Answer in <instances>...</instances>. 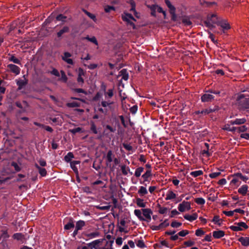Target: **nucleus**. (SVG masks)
Returning <instances> with one entry per match:
<instances>
[{
	"label": "nucleus",
	"instance_id": "nucleus-45",
	"mask_svg": "<svg viewBox=\"0 0 249 249\" xmlns=\"http://www.w3.org/2000/svg\"><path fill=\"white\" fill-rule=\"evenodd\" d=\"M74 227V224L73 222L72 221H71L65 225L64 229L65 230H70L72 228H73Z\"/></svg>",
	"mask_w": 249,
	"mask_h": 249
},
{
	"label": "nucleus",
	"instance_id": "nucleus-10",
	"mask_svg": "<svg viewBox=\"0 0 249 249\" xmlns=\"http://www.w3.org/2000/svg\"><path fill=\"white\" fill-rule=\"evenodd\" d=\"M71 56V54L70 53L68 52H65L64 53V55L62 56V58L67 63L71 65H73V60L72 59L70 58Z\"/></svg>",
	"mask_w": 249,
	"mask_h": 249
},
{
	"label": "nucleus",
	"instance_id": "nucleus-56",
	"mask_svg": "<svg viewBox=\"0 0 249 249\" xmlns=\"http://www.w3.org/2000/svg\"><path fill=\"white\" fill-rule=\"evenodd\" d=\"M221 174L220 172H213L209 175V177L212 178H216Z\"/></svg>",
	"mask_w": 249,
	"mask_h": 249
},
{
	"label": "nucleus",
	"instance_id": "nucleus-8",
	"mask_svg": "<svg viewBox=\"0 0 249 249\" xmlns=\"http://www.w3.org/2000/svg\"><path fill=\"white\" fill-rule=\"evenodd\" d=\"M113 242V240L107 241L104 239V242H102V245L99 249H113L112 248Z\"/></svg>",
	"mask_w": 249,
	"mask_h": 249
},
{
	"label": "nucleus",
	"instance_id": "nucleus-30",
	"mask_svg": "<svg viewBox=\"0 0 249 249\" xmlns=\"http://www.w3.org/2000/svg\"><path fill=\"white\" fill-rule=\"evenodd\" d=\"M85 225V222L83 220H79L76 223L75 228L77 230H80Z\"/></svg>",
	"mask_w": 249,
	"mask_h": 249
},
{
	"label": "nucleus",
	"instance_id": "nucleus-25",
	"mask_svg": "<svg viewBox=\"0 0 249 249\" xmlns=\"http://www.w3.org/2000/svg\"><path fill=\"white\" fill-rule=\"evenodd\" d=\"M121 168L122 173L124 175H127L128 172H130L131 175L132 174V172H130V169L129 167L124 165L121 166Z\"/></svg>",
	"mask_w": 249,
	"mask_h": 249
},
{
	"label": "nucleus",
	"instance_id": "nucleus-1",
	"mask_svg": "<svg viewBox=\"0 0 249 249\" xmlns=\"http://www.w3.org/2000/svg\"><path fill=\"white\" fill-rule=\"evenodd\" d=\"M235 105L240 110L249 109V92L238 95L236 99Z\"/></svg>",
	"mask_w": 249,
	"mask_h": 249
},
{
	"label": "nucleus",
	"instance_id": "nucleus-41",
	"mask_svg": "<svg viewBox=\"0 0 249 249\" xmlns=\"http://www.w3.org/2000/svg\"><path fill=\"white\" fill-rule=\"evenodd\" d=\"M69 31L68 27L65 26L59 32L57 33V36L60 37L64 33H67Z\"/></svg>",
	"mask_w": 249,
	"mask_h": 249
},
{
	"label": "nucleus",
	"instance_id": "nucleus-29",
	"mask_svg": "<svg viewBox=\"0 0 249 249\" xmlns=\"http://www.w3.org/2000/svg\"><path fill=\"white\" fill-rule=\"evenodd\" d=\"M148 193L146 187L144 186H141L139 190H138V194L141 196H143L146 195Z\"/></svg>",
	"mask_w": 249,
	"mask_h": 249
},
{
	"label": "nucleus",
	"instance_id": "nucleus-16",
	"mask_svg": "<svg viewBox=\"0 0 249 249\" xmlns=\"http://www.w3.org/2000/svg\"><path fill=\"white\" fill-rule=\"evenodd\" d=\"M9 69L15 74L18 75L20 72V69L19 67L14 64H9L8 66Z\"/></svg>",
	"mask_w": 249,
	"mask_h": 249
},
{
	"label": "nucleus",
	"instance_id": "nucleus-60",
	"mask_svg": "<svg viewBox=\"0 0 249 249\" xmlns=\"http://www.w3.org/2000/svg\"><path fill=\"white\" fill-rule=\"evenodd\" d=\"M66 17L63 15L60 14L56 17V19L58 21H64Z\"/></svg>",
	"mask_w": 249,
	"mask_h": 249
},
{
	"label": "nucleus",
	"instance_id": "nucleus-54",
	"mask_svg": "<svg viewBox=\"0 0 249 249\" xmlns=\"http://www.w3.org/2000/svg\"><path fill=\"white\" fill-rule=\"evenodd\" d=\"M235 224H236L237 225L239 226L240 227H243L245 228V229H247L248 228V226L246 224V223L244 222H241L239 223H235Z\"/></svg>",
	"mask_w": 249,
	"mask_h": 249
},
{
	"label": "nucleus",
	"instance_id": "nucleus-13",
	"mask_svg": "<svg viewBox=\"0 0 249 249\" xmlns=\"http://www.w3.org/2000/svg\"><path fill=\"white\" fill-rule=\"evenodd\" d=\"M225 232L221 230L215 231L213 232V236L215 239H219L225 235Z\"/></svg>",
	"mask_w": 249,
	"mask_h": 249
},
{
	"label": "nucleus",
	"instance_id": "nucleus-47",
	"mask_svg": "<svg viewBox=\"0 0 249 249\" xmlns=\"http://www.w3.org/2000/svg\"><path fill=\"white\" fill-rule=\"evenodd\" d=\"M14 239L18 240H22L23 238V235L20 233H16L13 235Z\"/></svg>",
	"mask_w": 249,
	"mask_h": 249
},
{
	"label": "nucleus",
	"instance_id": "nucleus-63",
	"mask_svg": "<svg viewBox=\"0 0 249 249\" xmlns=\"http://www.w3.org/2000/svg\"><path fill=\"white\" fill-rule=\"evenodd\" d=\"M159 213L161 214L166 213L167 212V209L165 207H161L159 209Z\"/></svg>",
	"mask_w": 249,
	"mask_h": 249
},
{
	"label": "nucleus",
	"instance_id": "nucleus-15",
	"mask_svg": "<svg viewBox=\"0 0 249 249\" xmlns=\"http://www.w3.org/2000/svg\"><path fill=\"white\" fill-rule=\"evenodd\" d=\"M217 25L220 26L223 30H227L231 28L230 25L228 23L224 21L220 20V19Z\"/></svg>",
	"mask_w": 249,
	"mask_h": 249
},
{
	"label": "nucleus",
	"instance_id": "nucleus-9",
	"mask_svg": "<svg viewBox=\"0 0 249 249\" xmlns=\"http://www.w3.org/2000/svg\"><path fill=\"white\" fill-rule=\"evenodd\" d=\"M246 121L247 120L245 118H236L234 120H231L229 123L231 125H241L245 124Z\"/></svg>",
	"mask_w": 249,
	"mask_h": 249
},
{
	"label": "nucleus",
	"instance_id": "nucleus-55",
	"mask_svg": "<svg viewBox=\"0 0 249 249\" xmlns=\"http://www.w3.org/2000/svg\"><path fill=\"white\" fill-rule=\"evenodd\" d=\"M85 12L87 14V15L89 16V18H90L91 19H93L94 21H96V17L94 15L91 14L90 13H89L88 11H85Z\"/></svg>",
	"mask_w": 249,
	"mask_h": 249
},
{
	"label": "nucleus",
	"instance_id": "nucleus-20",
	"mask_svg": "<svg viewBox=\"0 0 249 249\" xmlns=\"http://www.w3.org/2000/svg\"><path fill=\"white\" fill-rule=\"evenodd\" d=\"M152 176L151 171L150 170H147L144 174H143L142 177L143 178V182H141V184L143 183L144 182L148 181V178Z\"/></svg>",
	"mask_w": 249,
	"mask_h": 249
},
{
	"label": "nucleus",
	"instance_id": "nucleus-46",
	"mask_svg": "<svg viewBox=\"0 0 249 249\" xmlns=\"http://www.w3.org/2000/svg\"><path fill=\"white\" fill-rule=\"evenodd\" d=\"M212 152H212H210V150H208V149H204L202 151V154L203 155V156H206L207 157H210L211 156H212Z\"/></svg>",
	"mask_w": 249,
	"mask_h": 249
},
{
	"label": "nucleus",
	"instance_id": "nucleus-31",
	"mask_svg": "<svg viewBox=\"0 0 249 249\" xmlns=\"http://www.w3.org/2000/svg\"><path fill=\"white\" fill-rule=\"evenodd\" d=\"M186 208L187 202H185L184 201L181 203L179 204L178 207V210L181 212L185 211Z\"/></svg>",
	"mask_w": 249,
	"mask_h": 249
},
{
	"label": "nucleus",
	"instance_id": "nucleus-6",
	"mask_svg": "<svg viewBox=\"0 0 249 249\" xmlns=\"http://www.w3.org/2000/svg\"><path fill=\"white\" fill-rule=\"evenodd\" d=\"M214 96L212 94L205 92L202 94L201 97V100L202 102H211L214 100Z\"/></svg>",
	"mask_w": 249,
	"mask_h": 249
},
{
	"label": "nucleus",
	"instance_id": "nucleus-44",
	"mask_svg": "<svg viewBox=\"0 0 249 249\" xmlns=\"http://www.w3.org/2000/svg\"><path fill=\"white\" fill-rule=\"evenodd\" d=\"M195 201L198 205H204L205 203V199L202 197L195 198Z\"/></svg>",
	"mask_w": 249,
	"mask_h": 249
},
{
	"label": "nucleus",
	"instance_id": "nucleus-53",
	"mask_svg": "<svg viewBox=\"0 0 249 249\" xmlns=\"http://www.w3.org/2000/svg\"><path fill=\"white\" fill-rule=\"evenodd\" d=\"M104 10H105L106 12L109 13L111 10H115V8L113 6H112L107 5V6H106L105 7Z\"/></svg>",
	"mask_w": 249,
	"mask_h": 249
},
{
	"label": "nucleus",
	"instance_id": "nucleus-27",
	"mask_svg": "<svg viewBox=\"0 0 249 249\" xmlns=\"http://www.w3.org/2000/svg\"><path fill=\"white\" fill-rule=\"evenodd\" d=\"M199 2L201 5L206 6L207 7H211L216 4L215 2H207L205 0H199Z\"/></svg>",
	"mask_w": 249,
	"mask_h": 249
},
{
	"label": "nucleus",
	"instance_id": "nucleus-62",
	"mask_svg": "<svg viewBox=\"0 0 249 249\" xmlns=\"http://www.w3.org/2000/svg\"><path fill=\"white\" fill-rule=\"evenodd\" d=\"M223 213L226 215H227L228 216H231L233 215L234 211V210L233 211H223Z\"/></svg>",
	"mask_w": 249,
	"mask_h": 249
},
{
	"label": "nucleus",
	"instance_id": "nucleus-57",
	"mask_svg": "<svg viewBox=\"0 0 249 249\" xmlns=\"http://www.w3.org/2000/svg\"><path fill=\"white\" fill-rule=\"evenodd\" d=\"M61 76L60 80L63 81L64 82H66L67 80V77L65 72L63 71H61Z\"/></svg>",
	"mask_w": 249,
	"mask_h": 249
},
{
	"label": "nucleus",
	"instance_id": "nucleus-35",
	"mask_svg": "<svg viewBox=\"0 0 249 249\" xmlns=\"http://www.w3.org/2000/svg\"><path fill=\"white\" fill-rule=\"evenodd\" d=\"M36 167L38 170L39 174L42 177H44L46 175L47 171L45 168L39 167L37 164H36Z\"/></svg>",
	"mask_w": 249,
	"mask_h": 249
},
{
	"label": "nucleus",
	"instance_id": "nucleus-14",
	"mask_svg": "<svg viewBox=\"0 0 249 249\" xmlns=\"http://www.w3.org/2000/svg\"><path fill=\"white\" fill-rule=\"evenodd\" d=\"M142 213L143 216L148 220H150L151 219V214L152 212L150 209H143L142 210Z\"/></svg>",
	"mask_w": 249,
	"mask_h": 249
},
{
	"label": "nucleus",
	"instance_id": "nucleus-37",
	"mask_svg": "<svg viewBox=\"0 0 249 249\" xmlns=\"http://www.w3.org/2000/svg\"><path fill=\"white\" fill-rule=\"evenodd\" d=\"M74 158L71 152H69L64 157V160L67 162H69Z\"/></svg>",
	"mask_w": 249,
	"mask_h": 249
},
{
	"label": "nucleus",
	"instance_id": "nucleus-22",
	"mask_svg": "<svg viewBox=\"0 0 249 249\" xmlns=\"http://www.w3.org/2000/svg\"><path fill=\"white\" fill-rule=\"evenodd\" d=\"M248 186L247 185H242L240 188H239L238 190V192L242 195L243 196H245L248 191Z\"/></svg>",
	"mask_w": 249,
	"mask_h": 249
},
{
	"label": "nucleus",
	"instance_id": "nucleus-26",
	"mask_svg": "<svg viewBox=\"0 0 249 249\" xmlns=\"http://www.w3.org/2000/svg\"><path fill=\"white\" fill-rule=\"evenodd\" d=\"M232 177H238L245 182H246L249 179L248 177L243 176L241 173H235L232 175Z\"/></svg>",
	"mask_w": 249,
	"mask_h": 249
},
{
	"label": "nucleus",
	"instance_id": "nucleus-12",
	"mask_svg": "<svg viewBox=\"0 0 249 249\" xmlns=\"http://www.w3.org/2000/svg\"><path fill=\"white\" fill-rule=\"evenodd\" d=\"M80 161L79 160H74L70 162V165L71 169L75 173L77 177L78 176V170L76 167V165L79 164Z\"/></svg>",
	"mask_w": 249,
	"mask_h": 249
},
{
	"label": "nucleus",
	"instance_id": "nucleus-49",
	"mask_svg": "<svg viewBox=\"0 0 249 249\" xmlns=\"http://www.w3.org/2000/svg\"><path fill=\"white\" fill-rule=\"evenodd\" d=\"M195 234L197 236H201L205 234V231L201 228H199L196 230Z\"/></svg>",
	"mask_w": 249,
	"mask_h": 249
},
{
	"label": "nucleus",
	"instance_id": "nucleus-21",
	"mask_svg": "<svg viewBox=\"0 0 249 249\" xmlns=\"http://www.w3.org/2000/svg\"><path fill=\"white\" fill-rule=\"evenodd\" d=\"M241 183V181L239 180V178L238 177H233V178L231 180L230 184L237 187L240 185Z\"/></svg>",
	"mask_w": 249,
	"mask_h": 249
},
{
	"label": "nucleus",
	"instance_id": "nucleus-2",
	"mask_svg": "<svg viewBox=\"0 0 249 249\" xmlns=\"http://www.w3.org/2000/svg\"><path fill=\"white\" fill-rule=\"evenodd\" d=\"M219 18L217 14H208L206 18L202 20V25L212 30L215 28V24L217 25Z\"/></svg>",
	"mask_w": 249,
	"mask_h": 249
},
{
	"label": "nucleus",
	"instance_id": "nucleus-18",
	"mask_svg": "<svg viewBox=\"0 0 249 249\" xmlns=\"http://www.w3.org/2000/svg\"><path fill=\"white\" fill-rule=\"evenodd\" d=\"M166 4L168 7L169 8L170 12L173 16V18H174L176 17L175 15V8L173 6L169 1H166Z\"/></svg>",
	"mask_w": 249,
	"mask_h": 249
},
{
	"label": "nucleus",
	"instance_id": "nucleus-42",
	"mask_svg": "<svg viewBox=\"0 0 249 249\" xmlns=\"http://www.w3.org/2000/svg\"><path fill=\"white\" fill-rule=\"evenodd\" d=\"M203 174V171L201 170H197L190 173V175L194 177H197Z\"/></svg>",
	"mask_w": 249,
	"mask_h": 249
},
{
	"label": "nucleus",
	"instance_id": "nucleus-34",
	"mask_svg": "<svg viewBox=\"0 0 249 249\" xmlns=\"http://www.w3.org/2000/svg\"><path fill=\"white\" fill-rule=\"evenodd\" d=\"M17 84L18 86V89H20L26 84V82L24 79H19L17 80Z\"/></svg>",
	"mask_w": 249,
	"mask_h": 249
},
{
	"label": "nucleus",
	"instance_id": "nucleus-4",
	"mask_svg": "<svg viewBox=\"0 0 249 249\" xmlns=\"http://www.w3.org/2000/svg\"><path fill=\"white\" fill-rule=\"evenodd\" d=\"M122 18L123 20L127 22L128 24L132 25L133 28H135V24L133 21H135V19L131 14L124 13L122 15Z\"/></svg>",
	"mask_w": 249,
	"mask_h": 249
},
{
	"label": "nucleus",
	"instance_id": "nucleus-17",
	"mask_svg": "<svg viewBox=\"0 0 249 249\" xmlns=\"http://www.w3.org/2000/svg\"><path fill=\"white\" fill-rule=\"evenodd\" d=\"M238 241L240 242L243 246L248 247L249 246V237H241L238 239Z\"/></svg>",
	"mask_w": 249,
	"mask_h": 249
},
{
	"label": "nucleus",
	"instance_id": "nucleus-61",
	"mask_svg": "<svg viewBox=\"0 0 249 249\" xmlns=\"http://www.w3.org/2000/svg\"><path fill=\"white\" fill-rule=\"evenodd\" d=\"M10 60L16 64H19L20 61L14 56H12L10 58Z\"/></svg>",
	"mask_w": 249,
	"mask_h": 249
},
{
	"label": "nucleus",
	"instance_id": "nucleus-58",
	"mask_svg": "<svg viewBox=\"0 0 249 249\" xmlns=\"http://www.w3.org/2000/svg\"><path fill=\"white\" fill-rule=\"evenodd\" d=\"M220 221H222V220L219 218V216L218 215L214 216L213 219H212V222H214L215 224L218 223V222Z\"/></svg>",
	"mask_w": 249,
	"mask_h": 249
},
{
	"label": "nucleus",
	"instance_id": "nucleus-64",
	"mask_svg": "<svg viewBox=\"0 0 249 249\" xmlns=\"http://www.w3.org/2000/svg\"><path fill=\"white\" fill-rule=\"evenodd\" d=\"M240 137L249 140V133H242L240 135Z\"/></svg>",
	"mask_w": 249,
	"mask_h": 249
},
{
	"label": "nucleus",
	"instance_id": "nucleus-24",
	"mask_svg": "<svg viewBox=\"0 0 249 249\" xmlns=\"http://www.w3.org/2000/svg\"><path fill=\"white\" fill-rule=\"evenodd\" d=\"M85 235L89 239H92L98 237L99 236V233L98 231H94L91 233H87Z\"/></svg>",
	"mask_w": 249,
	"mask_h": 249
},
{
	"label": "nucleus",
	"instance_id": "nucleus-51",
	"mask_svg": "<svg viewBox=\"0 0 249 249\" xmlns=\"http://www.w3.org/2000/svg\"><path fill=\"white\" fill-rule=\"evenodd\" d=\"M86 39L88 40L89 41L93 43L94 44H95L96 45H98V42L97 41V39L96 38H95V37L94 36H93L92 37H86L85 38Z\"/></svg>",
	"mask_w": 249,
	"mask_h": 249
},
{
	"label": "nucleus",
	"instance_id": "nucleus-36",
	"mask_svg": "<svg viewBox=\"0 0 249 249\" xmlns=\"http://www.w3.org/2000/svg\"><path fill=\"white\" fill-rule=\"evenodd\" d=\"M198 217L197 214L196 213H193L192 214H188V221L193 222Z\"/></svg>",
	"mask_w": 249,
	"mask_h": 249
},
{
	"label": "nucleus",
	"instance_id": "nucleus-7",
	"mask_svg": "<svg viewBox=\"0 0 249 249\" xmlns=\"http://www.w3.org/2000/svg\"><path fill=\"white\" fill-rule=\"evenodd\" d=\"M104 242V239H97L89 243V245L91 249H99Z\"/></svg>",
	"mask_w": 249,
	"mask_h": 249
},
{
	"label": "nucleus",
	"instance_id": "nucleus-48",
	"mask_svg": "<svg viewBox=\"0 0 249 249\" xmlns=\"http://www.w3.org/2000/svg\"><path fill=\"white\" fill-rule=\"evenodd\" d=\"M107 100V101H103L101 102L102 106L104 107H109L110 105L112 104V102H111L110 101L108 100Z\"/></svg>",
	"mask_w": 249,
	"mask_h": 249
},
{
	"label": "nucleus",
	"instance_id": "nucleus-33",
	"mask_svg": "<svg viewBox=\"0 0 249 249\" xmlns=\"http://www.w3.org/2000/svg\"><path fill=\"white\" fill-rule=\"evenodd\" d=\"M136 204L138 207L141 208H144L146 206V204L143 202V200L140 198L136 199Z\"/></svg>",
	"mask_w": 249,
	"mask_h": 249
},
{
	"label": "nucleus",
	"instance_id": "nucleus-32",
	"mask_svg": "<svg viewBox=\"0 0 249 249\" xmlns=\"http://www.w3.org/2000/svg\"><path fill=\"white\" fill-rule=\"evenodd\" d=\"M224 130L231 131L232 132H236V127L235 126H231L230 124H226L224 126L223 128Z\"/></svg>",
	"mask_w": 249,
	"mask_h": 249
},
{
	"label": "nucleus",
	"instance_id": "nucleus-40",
	"mask_svg": "<svg viewBox=\"0 0 249 249\" xmlns=\"http://www.w3.org/2000/svg\"><path fill=\"white\" fill-rule=\"evenodd\" d=\"M247 130V127L246 125H242L239 127H236V132L238 133L244 132Z\"/></svg>",
	"mask_w": 249,
	"mask_h": 249
},
{
	"label": "nucleus",
	"instance_id": "nucleus-52",
	"mask_svg": "<svg viewBox=\"0 0 249 249\" xmlns=\"http://www.w3.org/2000/svg\"><path fill=\"white\" fill-rule=\"evenodd\" d=\"M136 245L140 248H143L145 247L144 243L142 240H138L136 243Z\"/></svg>",
	"mask_w": 249,
	"mask_h": 249
},
{
	"label": "nucleus",
	"instance_id": "nucleus-11",
	"mask_svg": "<svg viewBox=\"0 0 249 249\" xmlns=\"http://www.w3.org/2000/svg\"><path fill=\"white\" fill-rule=\"evenodd\" d=\"M219 109L220 107L218 106H215L213 108L210 107L209 108L203 109L201 111L200 113L205 115L209 114L211 113L217 111L219 110Z\"/></svg>",
	"mask_w": 249,
	"mask_h": 249
},
{
	"label": "nucleus",
	"instance_id": "nucleus-38",
	"mask_svg": "<svg viewBox=\"0 0 249 249\" xmlns=\"http://www.w3.org/2000/svg\"><path fill=\"white\" fill-rule=\"evenodd\" d=\"M134 214L141 220H144V219L142 216V212L140 210L136 209L134 210Z\"/></svg>",
	"mask_w": 249,
	"mask_h": 249
},
{
	"label": "nucleus",
	"instance_id": "nucleus-23",
	"mask_svg": "<svg viewBox=\"0 0 249 249\" xmlns=\"http://www.w3.org/2000/svg\"><path fill=\"white\" fill-rule=\"evenodd\" d=\"M176 197V194L172 191H168L166 194V200H172L175 198Z\"/></svg>",
	"mask_w": 249,
	"mask_h": 249
},
{
	"label": "nucleus",
	"instance_id": "nucleus-3",
	"mask_svg": "<svg viewBox=\"0 0 249 249\" xmlns=\"http://www.w3.org/2000/svg\"><path fill=\"white\" fill-rule=\"evenodd\" d=\"M151 9V14L152 16H156V13H162L163 15H164V18L166 17V12L165 11H164L162 8L158 5H153L150 7Z\"/></svg>",
	"mask_w": 249,
	"mask_h": 249
},
{
	"label": "nucleus",
	"instance_id": "nucleus-39",
	"mask_svg": "<svg viewBox=\"0 0 249 249\" xmlns=\"http://www.w3.org/2000/svg\"><path fill=\"white\" fill-rule=\"evenodd\" d=\"M143 170L144 169L142 167H139L137 168L135 171V176L137 178L140 177L143 171Z\"/></svg>",
	"mask_w": 249,
	"mask_h": 249
},
{
	"label": "nucleus",
	"instance_id": "nucleus-5",
	"mask_svg": "<svg viewBox=\"0 0 249 249\" xmlns=\"http://www.w3.org/2000/svg\"><path fill=\"white\" fill-rule=\"evenodd\" d=\"M115 157V156L111 150H109L107 152L106 157V161L107 166L111 168V162H113Z\"/></svg>",
	"mask_w": 249,
	"mask_h": 249
},
{
	"label": "nucleus",
	"instance_id": "nucleus-28",
	"mask_svg": "<svg viewBox=\"0 0 249 249\" xmlns=\"http://www.w3.org/2000/svg\"><path fill=\"white\" fill-rule=\"evenodd\" d=\"M130 4L131 6L130 11L132 12H133L134 14H135V16L137 18H139V16L138 15V14L136 12V11L135 10V3L134 1H133L132 0H130Z\"/></svg>",
	"mask_w": 249,
	"mask_h": 249
},
{
	"label": "nucleus",
	"instance_id": "nucleus-43",
	"mask_svg": "<svg viewBox=\"0 0 249 249\" xmlns=\"http://www.w3.org/2000/svg\"><path fill=\"white\" fill-rule=\"evenodd\" d=\"M113 95V90L111 89H109L107 92H105V96L106 100H107L108 98H111Z\"/></svg>",
	"mask_w": 249,
	"mask_h": 249
},
{
	"label": "nucleus",
	"instance_id": "nucleus-59",
	"mask_svg": "<svg viewBox=\"0 0 249 249\" xmlns=\"http://www.w3.org/2000/svg\"><path fill=\"white\" fill-rule=\"evenodd\" d=\"M91 130L94 133V134H97L98 131L96 128V126L95 124L94 123H92L91 124Z\"/></svg>",
	"mask_w": 249,
	"mask_h": 249
},
{
	"label": "nucleus",
	"instance_id": "nucleus-50",
	"mask_svg": "<svg viewBox=\"0 0 249 249\" xmlns=\"http://www.w3.org/2000/svg\"><path fill=\"white\" fill-rule=\"evenodd\" d=\"M230 229L231 230L233 231H241L243 230L242 228L240 227L239 226H231L230 227Z\"/></svg>",
	"mask_w": 249,
	"mask_h": 249
},
{
	"label": "nucleus",
	"instance_id": "nucleus-19",
	"mask_svg": "<svg viewBox=\"0 0 249 249\" xmlns=\"http://www.w3.org/2000/svg\"><path fill=\"white\" fill-rule=\"evenodd\" d=\"M119 76L122 77V79H124V80H127L128 79V73L127 72V71L126 69H123L119 72Z\"/></svg>",
	"mask_w": 249,
	"mask_h": 249
}]
</instances>
